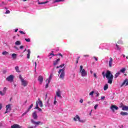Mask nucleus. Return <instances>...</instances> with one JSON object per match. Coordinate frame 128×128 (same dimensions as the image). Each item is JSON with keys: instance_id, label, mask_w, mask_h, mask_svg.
<instances>
[{"instance_id": "nucleus-1", "label": "nucleus", "mask_w": 128, "mask_h": 128, "mask_svg": "<svg viewBox=\"0 0 128 128\" xmlns=\"http://www.w3.org/2000/svg\"><path fill=\"white\" fill-rule=\"evenodd\" d=\"M102 76L104 78H106L108 80V83L112 84V80H114V75L112 74V72L110 70H107L106 74L104 72H102Z\"/></svg>"}, {"instance_id": "nucleus-2", "label": "nucleus", "mask_w": 128, "mask_h": 128, "mask_svg": "<svg viewBox=\"0 0 128 128\" xmlns=\"http://www.w3.org/2000/svg\"><path fill=\"white\" fill-rule=\"evenodd\" d=\"M80 73L81 74L82 76H88V72L83 68L82 66H80Z\"/></svg>"}, {"instance_id": "nucleus-3", "label": "nucleus", "mask_w": 128, "mask_h": 128, "mask_svg": "<svg viewBox=\"0 0 128 128\" xmlns=\"http://www.w3.org/2000/svg\"><path fill=\"white\" fill-rule=\"evenodd\" d=\"M58 72L59 74L61 72L60 78H61V80H64V70L63 69H60Z\"/></svg>"}, {"instance_id": "nucleus-4", "label": "nucleus", "mask_w": 128, "mask_h": 128, "mask_svg": "<svg viewBox=\"0 0 128 128\" xmlns=\"http://www.w3.org/2000/svg\"><path fill=\"white\" fill-rule=\"evenodd\" d=\"M31 122L33 124H36V126H38L39 124H40L41 126H42V124H44V123H42V122L40 121H38L36 122L34 121V120L32 119L31 120Z\"/></svg>"}, {"instance_id": "nucleus-5", "label": "nucleus", "mask_w": 128, "mask_h": 128, "mask_svg": "<svg viewBox=\"0 0 128 128\" xmlns=\"http://www.w3.org/2000/svg\"><path fill=\"white\" fill-rule=\"evenodd\" d=\"M12 110V108H10V104H8L6 106V112H5L4 114H8V112H10Z\"/></svg>"}, {"instance_id": "nucleus-6", "label": "nucleus", "mask_w": 128, "mask_h": 128, "mask_svg": "<svg viewBox=\"0 0 128 128\" xmlns=\"http://www.w3.org/2000/svg\"><path fill=\"white\" fill-rule=\"evenodd\" d=\"M110 110H112L113 112H114V110H118V107L116 105H112L110 106Z\"/></svg>"}, {"instance_id": "nucleus-7", "label": "nucleus", "mask_w": 128, "mask_h": 128, "mask_svg": "<svg viewBox=\"0 0 128 128\" xmlns=\"http://www.w3.org/2000/svg\"><path fill=\"white\" fill-rule=\"evenodd\" d=\"M6 80H8V82H12L14 80V75L10 74L6 78Z\"/></svg>"}, {"instance_id": "nucleus-8", "label": "nucleus", "mask_w": 128, "mask_h": 128, "mask_svg": "<svg viewBox=\"0 0 128 128\" xmlns=\"http://www.w3.org/2000/svg\"><path fill=\"white\" fill-rule=\"evenodd\" d=\"M21 82L23 86H28V81L24 80V79H22Z\"/></svg>"}, {"instance_id": "nucleus-9", "label": "nucleus", "mask_w": 128, "mask_h": 128, "mask_svg": "<svg viewBox=\"0 0 128 128\" xmlns=\"http://www.w3.org/2000/svg\"><path fill=\"white\" fill-rule=\"evenodd\" d=\"M76 118L77 120H78V122H82V120H80V116H78V115H76V118H74V122H76Z\"/></svg>"}, {"instance_id": "nucleus-10", "label": "nucleus", "mask_w": 128, "mask_h": 128, "mask_svg": "<svg viewBox=\"0 0 128 128\" xmlns=\"http://www.w3.org/2000/svg\"><path fill=\"white\" fill-rule=\"evenodd\" d=\"M32 116L34 120H38V114H36V112H34L32 113Z\"/></svg>"}, {"instance_id": "nucleus-11", "label": "nucleus", "mask_w": 128, "mask_h": 128, "mask_svg": "<svg viewBox=\"0 0 128 128\" xmlns=\"http://www.w3.org/2000/svg\"><path fill=\"white\" fill-rule=\"evenodd\" d=\"M128 86V79L126 78L124 82H122V84H121V88L122 86Z\"/></svg>"}, {"instance_id": "nucleus-12", "label": "nucleus", "mask_w": 128, "mask_h": 128, "mask_svg": "<svg viewBox=\"0 0 128 128\" xmlns=\"http://www.w3.org/2000/svg\"><path fill=\"white\" fill-rule=\"evenodd\" d=\"M60 58H58L56 60L54 61L53 64L54 66H56V64H58V63L60 62Z\"/></svg>"}, {"instance_id": "nucleus-13", "label": "nucleus", "mask_w": 128, "mask_h": 128, "mask_svg": "<svg viewBox=\"0 0 128 128\" xmlns=\"http://www.w3.org/2000/svg\"><path fill=\"white\" fill-rule=\"evenodd\" d=\"M38 80L40 82V84H42V82L44 81V77L42 76H40L38 78Z\"/></svg>"}, {"instance_id": "nucleus-14", "label": "nucleus", "mask_w": 128, "mask_h": 128, "mask_svg": "<svg viewBox=\"0 0 128 128\" xmlns=\"http://www.w3.org/2000/svg\"><path fill=\"white\" fill-rule=\"evenodd\" d=\"M11 128H22V126H20V125L18 124H14L11 126Z\"/></svg>"}, {"instance_id": "nucleus-15", "label": "nucleus", "mask_w": 128, "mask_h": 128, "mask_svg": "<svg viewBox=\"0 0 128 128\" xmlns=\"http://www.w3.org/2000/svg\"><path fill=\"white\" fill-rule=\"evenodd\" d=\"M56 96H57L58 98H62V95H60V90H58L56 91Z\"/></svg>"}, {"instance_id": "nucleus-16", "label": "nucleus", "mask_w": 128, "mask_h": 128, "mask_svg": "<svg viewBox=\"0 0 128 128\" xmlns=\"http://www.w3.org/2000/svg\"><path fill=\"white\" fill-rule=\"evenodd\" d=\"M112 62H113L112 58H110V60H109V66H110V68H112Z\"/></svg>"}, {"instance_id": "nucleus-17", "label": "nucleus", "mask_w": 128, "mask_h": 128, "mask_svg": "<svg viewBox=\"0 0 128 128\" xmlns=\"http://www.w3.org/2000/svg\"><path fill=\"white\" fill-rule=\"evenodd\" d=\"M38 104H39V106H40V108H42V106H44L42 105V102L40 100V98H38Z\"/></svg>"}, {"instance_id": "nucleus-18", "label": "nucleus", "mask_w": 128, "mask_h": 128, "mask_svg": "<svg viewBox=\"0 0 128 128\" xmlns=\"http://www.w3.org/2000/svg\"><path fill=\"white\" fill-rule=\"evenodd\" d=\"M28 54H27V58H30V50H27Z\"/></svg>"}, {"instance_id": "nucleus-19", "label": "nucleus", "mask_w": 128, "mask_h": 128, "mask_svg": "<svg viewBox=\"0 0 128 128\" xmlns=\"http://www.w3.org/2000/svg\"><path fill=\"white\" fill-rule=\"evenodd\" d=\"M52 75H50L49 78L48 79H46V82H48V84H50V80H52Z\"/></svg>"}, {"instance_id": "nucleus-20", "label": "nucleus", "mask_w": 128, "mask_h": 128, "mask_svg": "<svg viewBox=\"0 0 128 128\" xmlns=\"http://www.w3.org/2000/svg\"><path fill=\"white\" fill-rule=\"evenodd\" d=\"M122 110H128V106H124L122 107Z\"/></svg>"}, {"instance_id": "nucleus-21", "label": "nucleus", "mask_w": 128, "mask_h": 128, "mask_svg": "<svg viewBox=\"0 0 128 128\" xmlns=\"http://www.w3.org/2000/svg\"><path fill=\"white\" fill-rule=\"evenodd\" d=\"M15 70L16 72H20V68L18 67V66H16L15 67Z\"/></svg>"}, {"instance_id": "nucleus-22", "label": "nucleus", "mask_w": 128, "mask_h": 128, "mask_svg": "<svg viewBox=\"0 0 128 128\" xmlns=\"http://www.w3.org/2000/svg\"><path fill=\"white\" fill-rule=\"evenodd\" d=\"M48 1H46L45 2H38V4H48Z\"/></svg>"}, {"instance_id": "nucleus-23", "label": "nucleus", "mask_w": 128, "mask_h": 128, "mask_svg": "<svg viewBox=\"0 0 128 128\" xmlns=\"http://www.w3.org/2000/svg\"><path fill=\"white\" fill-rule=\"evenodd\" d=\"M120 114H121L122 116H128V113L126 112H120Z\"/></svg>"}, {"instance_id": "nucleus-24", "label": "nucleus", "mask_w": 128, "mask_h": 128, "mask_svg": "<svg viewBox=\"0 0 128 128\" xmlns=\"http://www.w3.org/2000/svg\"><path fill=\"white\" fill-rule=\"evenodd\" d=\"M108 88V84H106L105 86H104V90H106Z\"/></svg>"}, {"instance_id": "nucleus-25", "label": "nucleus", "mask_w": 128, "mask_h": 128, "mask_svg": "<svg viewBox=\"0 0 128 128\" xmlns=\"http://www.w3.org/2000/svg\"><path fill=\"white\" fill-rule=\"evenodd\" d=\"M94 94H96V98L100 96V92H98V91H96L94 92Z\"/></svg>"}, {"instance_id": "nucleus-26", "label": "nucleus", "mask_w": 128, "mask_h": 128, "mask_svg": "<svg viewBox=\"0 0 128 128\" xmlns=\"http://www.w3.org/2000/svg\"><path fill=\"white\" fill-rule=\"evenodd\" d=\"M12 58H14V60H16V54H12Z\"/></svg>"}, {"instance_id": "nucleus-27", "label": "nucleus", "mask_w": 128, "mask_h": 128, "mask_svg": "<svg viewBox=\"0 0 128 128\" xmlns=\"http://www.w3.org/2000/svg\"><path fill=\"white\" fill-rule=\"evenodd\" d=\"M120 72H118L117 73H116L114 75V78H118V76H120Z\"/></svg>"}, {"instance_id": "nucleus-28", "label": "nucleus", "mask_w": 128, "mask_h": 128, "mask_svg": "<svg viewBox=\"0 0 128 128\" xmlns=\"http://www.w3.org/2000/svg\"><path fill=\"white\" fill-rule=\"evenodd\" d=\"M126 68H122V69H121L120 70V72H122V74H124V72H126Z\"/></svg>"}, {"instance_id": "nucleus-29", "label": "nucleus", "mask_w": 128, "mask_h": 128, "mask_svg": "<svg viewBox=\"0 0 128 128\" xmlns=\"http://www.w3.org/2000/svg\"><path fill=\"white\" fill-rule=\"evenodd\" d=\"M15 44H16V46H20V40L16 41V42H15Z\"/></svg>"}, {"instance_id": "nucleus-30", "label": "nucleus", "mask_w": 128, "mask_h": 128, "mask_svg": "<svg viewBox=\"0 0 128 128\" xmlns=\"http://www.w3.org/2000/svg\"><path fill=\"white\" fill-rule=\"evenodd\" d=\"M32 106H34V104H32L29 108L28 109V112H30V110L32 109Z\"/></svg>"}, {"instance_id": "nucleus-31", "label": "nucleus", "mask_w": 128, "mask_h": 128, "mask_svg": "<svg viewBox=\"0 0 128 128\" xmlns=\"http://www.w3.org/2000/svg\"><path fill=\"white\" fill-rule=\"evenodd\" d=\"M8 54V52L6 51H4L2 52V54H3V56H6V54Z\"/></svg>"}, {"instance_id": "nucleus-32", "label": "nucleus", "mask_w": 128, "mask_h": 128, "mask_svg": "<svg viewBox=\"0 0 128 128\" xmlns=\"http://www.w3.org/2000/svg\"><path fill=\"white\" fill-rule=\"evenodd\" d=\"M64 2V0H55L54 2Z\"/></svg>"}, {"instance_id": "nucleus-33", "label": "nucleus", "mask_w": 128, "mask_h": 128, "mask_svg": "<svg viewBox=\"0 0 128 128\" xmlns=\"http://www.w3.org/2000/svg\"><path fill=\"white\" fill-rule=\"evenodd\" d=\"M94 91H92L90 92L89 95L92 96H94Z\"/></svg>"}, {"instance_id": "nucleus-34", "label": "nucleus", "mask_w": 128, "mask_h": 128, "mask_svg": "<svg viewBox=\"0 0 128 128\" xmlns=\"http://www.w3.org/2000/svg\"><path fill=\"white\" fill-rule=\"evenodd\" d=\"M6 88L4 87L2 90V92L6 94Z\"/></svg>"}, {"instance_id": "nucleus-35", "label": "nucleus", "mask_w": 128, "mask_h": 128, "mask_svg": "<svg viewBox=\"0 0 128 128\" xmlns=\"http://www.w3.org/2000/svg\"><path fill=\"white\" fill-rule=\"evenodd\" d=\"M116 48L118 50H120V46H118V44H116Z\"/></svg>"}, {"instance_id": "nucleus-36", "label": "nucleus", "mask_w": 128, "mask_h": 128, "mask_svg": "<svg viewBox=\"0 0 128 128\" xmlns=\"http://www.w3.org/2000/svg\"><path fill=\"white\" fill-rule=\"evenodd\" d=\"M25 40L27 42H30V38H25Z\"/></svg>"}, {"instance_id": "nucleus-37", "label": "nucleus", "mask_w": 128, "mask_h": 128, "mask_svg": "<svg viewBox=\"0 0 128 128\" xmlns=\"http://www.w3.org/2000/svg\"><path fill=\"white\" fill-rule=\"evenodd\" d=\"M38 101H36V108H35L36 109V108H38Z\"/></svg>"}, {"instance_id": "nucleus-38", "label": "nucleus", "mask_w": 128, "mask_h": 128, "mask_svg": "<svg viewBox=\"0 0 128 128\" xmlns=\"http://www.w3.org/2000/svg\"><path fill=\"white\" fill-rule=\"evenodd\" d=\"M28 110L24 112L22 114V116H24L25 114H28Z\"/></svg>"}, {"instance_id": "nucleus-39", "label": "nucleus", "mask_w": 128, "mask_h": 128, "mask_svg": "<svg viewBox=\"0 0 128 128\" xmlns=\"http://www.w3.org/2000/svg\"><path fill=\"white\" fill-rule=\"evenodd\" d=\"M6 14H10V10H7L6 11V12H5Z\"/></svg>"}, {"instance_id": "nucleus-40", "label": "nucleus", "mask_w": 128, "mask_h": 128, "mask_svg": "<svg viewBox=\"0 0 128 128\" xmlns=\"http://www.w3.org/2000/svg\"><path fill=\"white\" fill-rule=\"evenodd\" d=\"M0 94L1 96H4L5 94L2 91H0Z\"/></svg>"}, {"instance_id": "nucleus-41", "label": "nucleus", "mask_w": 128, "mask_h": 128, "mask_svg": "<svg viewBox=\"0 0 128 128\" xmlns=\"http://www.w3.org/2000/svg\"><path fill=\"white\" fill-rule=\"evenodd\" d=\"M19 32H20L21 34H26V33H24L23 31H19Z\"/></svg>"}, {"instance_id": "nucleus-42", "label": "nucleus", "mask_w": 128, "mask_h": 128, "mask_svg": "<svg viewBox=\"0 0 128 128\" xmlns=\"http://www.w3.org/2000/svg\"><path fill=\"white\" fill-rule=\"evenodd\" d=\"M118 44H122V40H119L118 42Z\"/></svg>"}, {"instance_id": "nucleus-43", "label": "nucleus", "mask_w": 128, "mask_h": 128, "mask_svg": "<svg viewBox=\"0 0 128 128\" xmlns=\"http://www.w3.org/2000/svg\"><path fill=\"white\" fill-rule=\"evenodd\" d=\"M98 105L96 104V105L94 106V108L95 110H96V108H98Z\"/></svg>"}, {"instance_id": "nucleus-44", "label": "nucleus", "mask_w": 128, "mask_h": 128, "mask_svg": "<svg viewBox=\"0 0 128 128\" xmlns=\"http://www.w3.org/2000/svg\"><path fill=\"white\" fill-rule=\"evenodd\" d=\"M48 84H50V83H48V82L46 84V86H45V88H48Z\"/></svg>"}, {"instance_id": "nucleus-45", "label": "nucleus", "mask_w": 128, "mask_h": 128, "mask_svg": "<svg viewBox=\"0 0 128 128\" xmlns=\"http://www.w3.org/2000/svg\"><path fill=\"white\" fill-rule=\"evenodd\" d=\"M36 110H38L39 112H42V108H40V107H38V108H36Z\"/></svg>"}, {"instance_id": "nucleus-46", "label": "nucleus", "mask_w": 128, "mask_h": 128, "mask_svg": "<svg viewBox=\"0 0 128 128\" xmlns=\"http://www.w3.org/2000/svg\"><path fill=\"white\" fill-rule=\"evenodd\" d=\"M94 76L96 78H98V76H96V73L94 74Z\"/></svg>"}, {"instance_id": "nucleus-47", "label": "nucleus", "mask_w": 128, "mask_h": 128, "mask_svg": "<svg viewBox=\"0 0 128 128\" xmlns=\"http://www.w3.org/2000/svg\"><path fill=\"white\" fill-rule=\"evenodd\" d=\"M84 58H88V56H90V55L88 54L84 55Z\"/></svg>"}, {"instance_id": "nucleus-48", "label": "nucleus", "mask_w": 128, "mask_h": 128, "mask_svg": "<svg viewBox=\"0 0 128 128\" xmlns=\"http://www.w3.org/2000/svg\"><path fill=\"white\" fill-rule=\"evenodd\" d=\"M2 103H0V110H2Z\"/></svg>"}, {"instance_id": "nucleus-49", "label": "nucleus", "mask_w": 128, "mask_h": 128, "mask_svg": "<svg viewBox=\"0 0 128 128\" xmlns=\"http://www.w3.org/2000/svg\"><path fill=\"white\" fill-rule=\"evenodd\" d=\"M80 102L81 104H82V102H84V100L82 99H80Z\"/></svg>"}, {"instance_id": "nucleus-50", "label": "nucleus", "mask_w": 128, "mask_h": 128, "mask_svg": "<svg viewBox=\"0 0 128 128\" xmlns=\"http://www.w3.org/2000/svg\"><path fill=\"white\" fill-rule=\"evenodd\" d=\"M14 48H16V50H20V48H18L16 46H14Z\"/></svg>"}, {"instance_id": "nucleus-51", "label": "nucleus", "mask_w": 128, "mask_h": 128, "mask_svg": "<svg viewBox=\"0 0 128 128\" xmlns=\"http://www.w3.org/2000/svg\"><path fill=\"white\" fill-rule=\"evenodd\" d=\"M54 56V54H52V53H50V55L48 56Z\"/></svg>"}, {"instance_id": "nucleus-52", "label": "nucleus", "mask_w": 128, "mask_h": 128, "mask_svg": "<svg viewBox=\"0 0 128 128\" xmlns=\"http://www.w3.org/2000/svg\"><path fill=\"white\" fill-rule=\"evenodd\" d=\"M95 60L98 61V58L96 57V56H93Z\"/></svg>"}, {"instance_id": "nucleus-53", "label": "nucleus", "mask_w": 128, "mask_h": 128, "mask_svg": "<svg viewBox=\"0 0 128 128\" xmlns=\"http://www.w3.org/2000/svg\"><path fill=\"white\" fill-rule=\"evenodd\" d=\"M19 78H20L21 82H22V80H24V78H22V76L20 75V76Z\"/></svg>"}, {"instance_id": "nucleus-54", "label": "nucleus", "mask_w": 128, "mask_h": 128, "mask_svg": "<svg viewBox=\"0 0 128 128\" xmlns=\"http://www.w3.org/2000/svg\"><path fill=\"white\" fill-rule=\"evenodd\" d=\"M20 50H22V48H24V46H20Z\"/></svg>"}, {"instance_id": "nucleus-55", "label": "nucleus", "mask_w": 128, "mask_h": 128, "mask_svg": "<svg viewBox=\"0 0 128 128\" xmlns=\"http://www.w3.org/2000/svg\"><path fill=\"white\" fill-rule=\"evenodd\" d=\"M104 98H106V97L104 96L101 97V100H104Z\"/></svg>"}, {"instance_id": "nucleus-56", "label": "nucleus", "mask_w": 128, "mask_h": 128, "mask_svg": "<svg viewBox=\"0 0 128 128\" xmlns=\"http://www.w3.org/2000/svg\"><path fill=\"white\" fill-rule=\"evenodd\" d=\"M62 68V66H57L56 68Z\"/></svg>"}, {"instance_id": "nucleus-57", "label": "nucleus", "mask_w": 128, "mask_h": 128, "mask_svg": "<svg viewBox=\"0 0 128 128\" xmlns=\"http://www.w3.org/2000/svg\"><path fill=\"white\" fill-rule=\"evenodd\" d=\"M54 104H56V100H54Z\"/></svg>"}, {"instance_id": "nucleus-58", "label": "nucleus", "mask_w": 128, "mask_h": 128, "mask_svg": "<svg viewBox=\"0 0 128 128\" xmlns=\"http://www.w3.org/2000/svg\"><path fill=\"white\" fill-rule=\"evenodd\" d=\"M64 66V64H62L60 65V66H62V68Z\"/></svg>"}, {"instance_id": "nucleus-59", "label": "nucleus", "mask_w": 128, "mask_h": 128, "mask_svg": "<svg viewBox=\"0 0 128 128\" xmlns=\"http://www.w3.org/2000/svg\"><path fill=\"white\" fill-rule=\"evenodd\" d=\"M18 29L16 28L15 30V32H18Z\"/></svg>"}, {"instance_id": "nucleus-60", "label": "nucleus", "mask_w": 128, "mask_h": 128, "mask_svg": "<svg viewBox=\"0 0 128 128\" xmlns=\"http://www.w3.org/2000/svg\"><path fill=\"white\" fill-rule=\"evenodd\" d=\"M54 98V100H56V96H55Z\"/></svg>"}, {"instance_id": "nucleus-61", "label": "nucleus", "mask_w": 128, "mask_h": 128, "mask_svg": "<svg viewBox=\"0 0 128 128\" xmlns=\"http://www.w3.org/2000/svg\"><path fill=\"white\" fill-rule=\"evenodd\" d=\"M90 72L91 74H92V72H92V70H91L90 71Z\"/></svg>"}, {"instance_id": "nucleus-62", "label": "nucleus", "mask_w": 128, "mask_h": 128, "mask_svg": "<svg viewBox=\"0 0 128 128\" xmlns=\"http://www.w3.org/2000/svg\"><path fill=\"white\" fill-rule=\"evenodd\" d=\"M76 64H78V60H76Z\"/></svg>"}, {"instance_id": "nucleus-63", "label": "nucleus", "mask_w": 128, "mask_h": 128, "mask_svg": "<svg viewBox=\"0 0 128 128\" xmlns=\"http://www.w3.org/2000/svg\"><path fill=\"white\" fill-rule=\"evenodd\" d=\"M59 56H60L62 58V54H59Z\"/></svg>"}, {"instance_id": "nucleus-64", "label": "nucleus", "mask_w": 128, "mask_h": 128, "mask_svg": "<svg viewBox=\"0 0 128 128\" xmlns=\"http://www.w3.org/2000/svg\"><path fill=\"white\" fill-rule=\"evenodd\" d=\"M6 70H4V71L3 72V74H6Z\"/></svg>"}]
</instances>
